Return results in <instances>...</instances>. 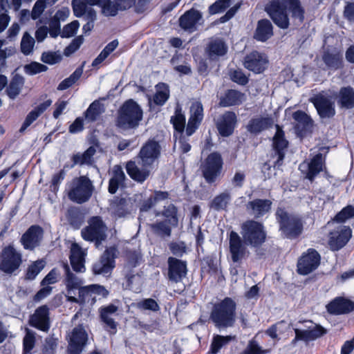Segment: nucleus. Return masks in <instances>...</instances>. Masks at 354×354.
<instances>
[{"label":"nucleus","instance_id":"f257e3e1","mask_svg":"<svg viewBox=\"0 0 354 354\" xmlns=\"http://www.w3.org/2000/svg\"><path fill=\"white\" fill-rule=\"evenodd\" d=\"M287 9L292 13V17L298 19L299 22L303 21L304 11L299 0H272L266 7V11L274 23L283 29L289 26Z\"/></svg>","mask_w":354,"mask_h":354},{"label":"nucleus","instance_id":"f03ea898","mask_svg":"<svg viewBox=\"0 0 354 354\" xmlns=\"http://www.w3.org/2000/svg\"><path fill=\"white\" fill-rule=\"evenodd\" d=\"M209 319L218 329L233 327L236 320V301L227 297L216 302L212 308Z\"/></svg>","mask_w":354,"mask_h":354},{"label":"nucleus","instance_id":"7ed1b4c3","mask_svg":"<svg viewBox=\"0 0 354 354\" xmlns=\"http://www.w3.org/2000/svg\"><path fill=\"white\" fill-rule=\"evenodd\" d=\"M275 217L284 238L295 239L303 233L304 222L299 216L288 212L285 208L277 207Z\"/></svg>","mask_w":354,"mask_h":354},{"label":"nucleus","instance_id":"20e7f679","mask_svg":"<svg viewBox=\"0 0 354 354\" xmlns=\"http://www.w3.org/2000/svg\"><path fill=\"white\" fill-rule=\"evenodd\" d=\"M142 115L141 107L133 100H128L118 111L116 126L124 130L136 129L142 120Z\"/></svg>","mask_w":354,"mask_h":354},{"label":"nucleus","instance_id":"39448f33","mask_svg":"<svg viewBox=\"0 0 354 354\" xmlns=\"http://www.w3.org/2000/svg\"><path fill=\"white\" fill-rule=\"evenodd\" d=\"M94 187L86 176L75 178L71 182L68 189V198L77 204L87 202L91 197Z\"/></svg>","mask_w":354,"mask_h":354},{"label":"nucleus","instance_id":"423d86ee","mask_svg":"<svg viewBox=\"0 0 354 354\" xmlns=\"http://www.w3.org/2000/svg\"><path fill=\"white\" fill-rule=\"evenodd\" d=\"M241 234L244 243L254 248L261 246L266 239V231L263 223L248 220L241 226Z\"/></svg>","mask_w":354,"mask_h":354},{"label":"nucleus","instance_id":"0eeeda50","mask_svg":"<svg viewBox=\"0 0 354 354\" xmlns=\"http://www.w3.org/2000/svg\"><path fill=\"white\" fill-rule=\"evenodd\" d=\"M335 93L330 90L322 91L314 94L310 102L315 106L322 118H330L335 115L334 97Z\"/></svg>","mask_w":354,"mask_h":354},{"label":"nucleus","instance_id":"6e6552de","mask_svg":"<svg viewBox=\"0 0 354 354\" xmlns=\"http://www.w3.org/2000/svg\"><path fill=\"white\" fill-rule=\"evenodd\" d=\"M22 254L13 245L5 246L0 252V271L12 274L20 268Z\"/></svg>","mask_w":354,"mask_h":354},{"label":"nucleus","instance_id":"1a4fd4ad","mask_svg":"<svg viewBox=\"0 0 354 354\" xmlns=\"http://www.w3.org/2000/svg\"><path fill=\"white\" fill-rule=\"evenodd\" d=\"M88 223V226L82 230V236L85 241L95 242L98 248L106 238L107 227L100 216L91 217Z\"/></svg>","mask_w":354,"mask_h":354},{"label":"nucleus","instance_id":"9d476101","mask_svg":"<svg viewBox=\"0 0 354 354\" xmlns=\"http://www.w3.org/2000/svg\"><path fill=\"white\" fill-rule=\"evenodd\" d=\"M118 254V251L116 247L107 248L100 257V260L93 265V274L104 276L110 274L115 267V259Z\"/></svg>","mask_w":354,"mask_h":354},{"label":"nucleus","instance_id":"9b49d317","mask_svg":"<svg viewBox=\"0 0 354 354\" xmlns=\"http://www.w3.org/2000/svg\"><path fill=\"white\" fill-rule=\"evenodd\" d=\"M160 151L159 142L153 139L149 140L142 146L137 156L138 164L152 168L153 164L158 161Z\"/></svg>","mask_w":354,"mask_h":354},{"label":"nucleus","instance_id":"f8f14e48","mask_svg":"<svg viewBox=\"0 0 354 354\" xmlns=\"http://www.w3.org/2000/svg\"><path fill=\"white\" fill-rule=\"evenodd\" d=\"M223 167V159L220 153L214 152L210 153L205 159L202 166V172L204 178L208 183L215 182L220 175Z\"/></svg>","mask_w":354,"mask_h":354},{"label":"nucleus","instance_id":"ddd939ff","mask_svg":"<svg viewBox=\"0 0 354 354\" xmlns=\"http://www.w3.org/2000/svg\"><path fill=\"white\" fill-rule=\"evenodd\" d=\"M276 133L272 138V158H276L273 160L274 167L279 168L283 162L285 152L288 146V142L285 138L284 132L281 127L276 124Z\"/></svg>","mask_w":354,"mask_h":354},{"label":"nucleus","instance_id":"4468645a","mask_svg":"<svg viewBox=\"0 0 354 354\" xmlns=\"http://www.w3.org/2000/svg\"><path fill=\"white\" fill-rule=\"evenodd\" d=\"M352 236V230L348 226L338 225L328 234V245L333 251L342 249Z\"/></svg>","mask_w":354,"mask_h":354},{"label":"nucleus","instance_id":"2eb2a0df","mask_svg":"<svg viewBox=\"0 0 354 354\" xmlns=\"http://www.w3.org/2000/svg\"><path fill=\"white\" fill-rule=\"evenodd\" d=\"M324 168H325V160L320 153L316 154L309 161L304 160L299 165V169L310 182H313Z\"/></svg>","mask_w":354,"mask_h":354},{"label":"nucleus","instance_id":"dca6fc26","mask_svg":"<svg viewBox=\"0 0 354 354\" xmlns=\"http://www.w3.org/2000/svg\"><path fill=\"white\" fill-rule=\"evenodd\" d=\"M72 6L74 15L77 17H84L87 23L83 26L85 34L88 33L93 28V23L96 19V12L92 7L88 6L82 0H73Z\"/></svg>","mask_w":354,"mask_h":354},{"label":"nucleus","instance_id":"f3484780","mask_svg":"<svg viewBox=\"0 0 354 354\" xmlns=\"http://www.w3.org/2000/svg\"><path fill=\"white\" fill-rule=\"evenodd\" d=\"M319 254L313 248H309L304 253L297 262V272L303 275L314 271L320 263Z\"/></svg>","mask_w":354,"mask_h":354},{"label":"nucleus","instance_id":"a211bd4d","mask_svg":"<svg viewBox=\"0 0 354 354\" xmlns=\"http://www.w3.org/2000/svg\"><path fill=\"white\" fill-rule=\"evenodd\" d=\"M44 236V230L37 225H31L20 239V243L27 250H34L40 245Z\"/></svg>","mask_w":354,"mask_h":354},{"label":"nucleus","instance_id":"6ab92c4d","mask_svg":"<svg viewBox=\"0 0 354 354\" xmlns=\"http://www.w3.org/2000/svg\"><path fill=\"white\" fill-rule=\"evenodd\" d=\"M29 324L43 332L47 333L50 328L49 308L46 305L38 307L30 317Z\"/></svg>","mask_w":354,"mask_h":354},{"label":"nucleus","instance_id":"aec40b11","mask_svg":"<svg viewBox=\"0 0 354 354\" xmlns=\"http://www.w3.org/2000/svg\"><path fill=\"white\" fill-rule=\"evenodd\" d=\"M118 307L113 304L102 306L100 310V317L104 324V328L110 335H113L117 333L118 322L115 321L113 316L116 313Z\"/></svg>","mask_w":354,"mask_h":354},{"label":"nucleus","instance_id":"412c9836","mask_svg":"<svg viewBox=\"0 0 354 354\" xmlns=\"http://www.w3.org/2000/svg\"><path fill=\"white\" fill-rule=\"evenodd\" d=\"M244 241L237 232L231 231L230 233L229 246L232 260L234 263H239L243 259L247 253V248Z\"/></svg>","mask_w":354,"mask_h":354},{"label":"nucleus","instance_id":"4be33fe9","mask_svg":"<svg viewBox=\"0 0 354 354\" xmlns=\"http://www.w3.org/2000/svg\"><path fill=\"white\" fill-rule=\"evenodd\" d=\"M326 308L330 315H346L354 311V301L344 297H337L326 305Z\"/></svg>","mask_w":354,"mask_h":354},{"label":"nucleus","instance_id":"5701e85b","mask_svg":"<svg viewBox=\"0 0 354 354\" xmlns=\"http://www.w3.org/2000/svg\"><path fill=\"white\" fill-rule=\"evenodd\" d=\"M272 201L270 199L254 198L246 204L247 212L254 218H262L271 211Z\"/></svg>","mask_w":354,"mask_h":354},{"label":"nucleus","instance_id":"b1692460","mask_svg":"<svg viewBox=\"0 0 354 354\" xmlns=\"http://www.w3.org/2000/svg\"><path fill=\"white\" fill-rule=\"evenodd\" d=\"M88 336L82 326L73 328L69 341L68 354H80L83 347L86 344Z\"/></svg>","mask_w":354,"mask_h":354},{"label":"nucleus","instance_id":"393cba45","mask_svg":"<svg viewBox=\"0 0 354 354\" xmlns=\"http://www.w3.org/2000/svg\"><path fill=\"white\" fill-rule=\"evenodd\" d=\"M167 262L169 280L174 283L181 281L187 274L186 262L171 257L168 258Z\"/></svg>","mask_w":354,"mask_h":354},{"label":"nucleus","instance_id":"a878e982","mask_svg":"<svg viewBox=\"0 0 354 354\" xmlns=\"http://www.w3.org/2000/svg\"><path fill=\"white\" fill-rule=\"evenodd\" d=\"M203 119V107L201 102L196 101L190 106V116L186 127V134L192 136L198 128Z\"/></svg>","mask_w":354,"mask_h":354},{"label":"nucleus","instance_id":"bb28decb","mask_svg":"<svg viewBox=\"0 0 354 354\" xmlns=\"http://www.w3.org/2000/svg\"><path fill=\"white\" fill-rule=\"evenodd\" d=\"M125 168L130 178L140 183H142L149 178L152 169L149 166L140 165L138 162L133 160L128 161Z\"/></svg>","mask_w":354,"mask_h":354},{"label":"nucleus","instance_id":"cd10ccee","mask_svg":"<svg viewBox=\"0 0 354 354\" xmlns=\"http://www.w3.org/2000/svg\"><path fill=\"white\" fill-rule=\"evenodd\" d=\"M237 121L236 115L233 111H225L217 120L216 127L222 136L232 134Z\"/></svg>","mask_w":354,"mask_h":354},{"label":"nucleus","instance_id":"c85d7f7f","mask_svg":"<svg viewBox=\"0 0 354 354\" xmlns=\"http://www.w3.org/2000/svg\"><path fill=\"white\" fill-rule=\"evenodd\" d=\"M201 18L202 15L199 11L191 9L179 18V25L184 30L193 32L196 30L197 24Z\"/></svg>","mask_w":354,"mask_h":354},{"label":"nucleus","instance_id":"c756f323","mask_svg":"<svg viewBox=\"0 0 354 354\" xmlns=\"http://www.w3.org/2000/svg\"><path fill=\"white\" fill-rule=\"evenodd\" d=\"M292 118L295 121V129L299 136L304 137L310 131L313 120L305 112L297 111L293 113Z\"/></svg>","mask_w":354,"mask_h":354},{"label":"nucleus","instance_id":"7c9ffc66","mask_svg":"<svg viewBox=\"0 0 354 354\" xmlns=\"http://www.w3.org/2000/svg\"><path fill=\"white\" fill-rule=\"evenodd\" d=\"M86 250H83L77 243H73L71 248L70 262L74 271L84 272L86 268Z\"/></svg>","mask_w":354,"mask_h":354},{"label":"nucleus","instance_id":"2f4dec72","mask_svg":"<svg viewBox=\"0 0 354 354\" xmlns=\"http://www.w3.org/2000/svg\"><path fill=\"white\" fill-rule=\"evenodd\" d=\"M205 51L208 59L216 61L227 53V46L223 39L216 38L208 43Z\"/></svg>","mask_w":354,"mask_h":354},{"label":"nucleus","instance_id":"473e14b6","mask_svg":"<svg viewBox=\"0 0 354 354\" xmlns=\"http://www.w3.org/2000/svg\"><path fill=\"white\" fill-rule=\"evenodd\" d=\"M99 147L98 142L89 147L84 153H77L73 154L71 160L73 162V166L78 165L80 166H91L94 163L93 156Z\"/></svg>","mask_w":354,"mask_h":354},{"label":"nucleus","instance_id":"72a5a7b5","mask_svg":"<svg viewBox=\"0 0 354 354\" xmlns=\"http://www.w3.org/2000/svg\"><path fill=\"white\" fill-rule=\"evenodd\" d=\"M335 96L340 108L351 109L354 107V88L351 86L342 87Z\"/></svg>","mask_w":354,"mask_h":354},{"label":"nucleus","instance_id":"f704fd0d","mask_svg":"<svg viewBox=\"0 0 354 354\" xmlns=\"http://www.w3.org/2000/svg\"><path fill=\"white\" fill-rule=\"evenodd\" d=\"M63 268L66 275L64 283L66 285V291L68 295H71L74 293V290H77L83 285L84 281L71 272L67 263H64Z\"/></svg>","mask_w":354,"mask_h":354},{"label":"nucleus","instance_id":"c9c22d12","mask_svg":"<svg viewBox=\"0 0 354 354\" xmlns=\"http://www.w3.org/2000/svg\"><path fill=\"white\" fill-rule=\"evenodd\" d=\"M125 180L126 176L122 167L119 165H114L112 169V176L109 182V192L112 194L116 193L118 188L123 186Z\"/></svg>","mask_w":354,"mask_h":354},{"label":"nucleus","instance_id":"e433bc0d","mask_svg":"<svg viewBox=\"0 0 354 354\" xmlns=\"http://www.w3.org/2000/svg\"><path fill=\"white\" fill-rule=\"evenodd\" d=\"M53 101L50 99L39 104L32 109L26 117L19 131L24 132L33 122H35L51 104Z\"/></svg>","mask_w":354,"mask_h":354},{"label":"nucleus","instance_id":"4c0bfd02","mask_svg":"<svg viewBox=\"0 0 354 354\" xmlns=\"http://www.w3.org/2000/svg\"><path fill=\"white\" fill-rule=\"evenodd\" d=\"M53 101L50 99L39 104L32 109L26 117L19 131L24 132L33 122H35L51 104Z\"/></svg>","mask_w":354,"mask_h":354},{"label":"nucleus","instance_id":"58836bf2","mask_svg":"<svg viewBox=\"0 0 354 354\" xmlns=\"http://www.w3.org/2000/svg\"><path fill=\"white\" fill-rule=\"evenodd\" d=\"M244 100V93L234 89H229L221 97L219 105L222 107L232 106L241 104Z\"/></svg>","mask_w":354,"mask_h":354},{"label":"nucleus","instance_id":"ea45409f","mask_svg":"<svg viewBox=\"0 0 354 354\" xmlns=\"http://www.w3.org/2000/svg\"><path fill=\"white\" fill-rule=\"evenodd\" d=\"M153 235L162 239H167L171 236L174 226L165 221H156L149 225Z\"/></svg>","mask_w":354,"mask_h":354},{"label":"nucleus","instance_id":"a19ab883","mask_svg":"<svg viewBox=\"0 0 354 354\" xmlns=\"http://www.w3.org/2000/svg\"><path fill=\"white\" fill-rule=\"evenodd\" d=\"M273 120L270 117H257L252 118L248 125L247 129L252 133H258L271 127Z\"/></svg>","mask_w":354,"mask_h":354},{"label":"nucleus","instance_id":"79ce46f5","mask_svg":"<svg viewBox=\"0 0 354 354\" xmlns=\"http://www.w3.org/2000/svg\"><path fill=\"white\" fill-rule=\"evenodd\" d=\"M273 35L272 25L268 19H261L257 23L254 37L261 41H266Z\"/></svg>","mask_w":354,"mask_h":354},{"label":"nucleus","instance_id":"37998d69","mask_svg":"<svg viewBox=\"0 0 354 354\" xmlns=\"http://www.w3.org/2000/svg\"><path fill=\"white\" fill-rule=\"evenodd\" d=\"M105 111L104 104L99 100H94L84 113L86 122H93L98 120L100 115Z\"/></svg>","mask_w":354,"mask_h":354},{"label":"nucleus","instance_id":"c03bdc74","mask_svg":"<svg viewBox=\"0 0 354 354\" xmlns=\"http://www.w3.org/2000/svg\"><path fill=\"white\" fill-rule=\"evenodd\" d=\"M305 322L309 323L310 325L306 326V329L301 330L304 342L315 340L326 333V330L322 326L314 324L310 321H306Z\"/></svg>","mask_w":354,"mask_h":354},{"label":"nucleus","instance_id":"a18cd8bd","mask_svg":"<svg viewBox=\"0 0 354 354\" xmlns=\"http://www.w3.org/2000/svg\"><path fill=\"white\" fill-rule=\"evenodd\" d=\"M155 215L156 216L165 217V221L171 224L174 227H177L178 225V209L174 204L164 206L163 209L156 212Z\"/></svg>","mask_w":354,"mask_h":354},{"label":"nucleus","instance_id":"49530a36","mask_svg":"<svg viewBox=\"0 0 354 354\" xmlns=\"http://www.w3.org/2000/svg\"><path fill=\"white\" fill-rule=\"evenodd\" d=\"M234 339L235 336L233 335L223 336L214 335L207 354H217L223 347L227 346L230 342Z\"/></svg>","mask_w":354,"mask_h":354},{"label":"nucleus","instance_id":"de8ad7c7","mask_svg":"<svg viewBox=\"0 0 354 354\" xmlns=\"http://www.w3.org/2000/svg\"><path fill=\"white\" fill-rule=\"evenodd\" d=\"M156 92L153 95V101L158 106L163 105L169 97V89L168 85L165 83H158L156 86Z\"/></svg>","mask_w":354,"mask_h":354},{"label":"nucleus","instance_id":"09e8293b","mask_svg":"<svg viewBox=\"0 0 354 354\" xmlns=\"http://www.w3.org/2000/svg\"><path fill=\"white\" fill-rule=\"evenodd\" d=\"M24 84V78L19 75H15L6 89V93L8 97L12 100L16 98V97L20 93Z\"/></svg>","mask_w":354,"mask_h":354},{"label":"nucleus","instance_id":"8fccbe9b","mask_svg":"<svg viewBox=\"0 0 354 354\" xmlns=\"http://www.w3.org/2000/svg\"><path fill=\"white\" fill-rule=\"evenodd\" d=\"M268 62L266 55L257 51L251 53L245 58V66H262Z\"/></svg>","mask_w":354,"mask_h":354},{"label":"nucleus","instance_id":"3c124183","mask_svg":"<svg viewBox=\"0 0 354 354\" xmlns=\"http://www.w3.org/2000/svg\"><path fill=\"white\" fill-rule=\"evenodd\" d=\"M230 200V194L227 192H223L214 197L210 207L216 211L224 210L227 208Z\"/></svg>","mask_w":354,"mask_h":354},{"label":"nucleus","instance_id":"603ef678","mask_svg":"<svg viewBox=\"0 0 354 354\" xmlns=\"http://www.w3.org/2000/svg\"><path fill=\"white\" fill-rule=\"evenodd\" d=\"M66 218L69 224L74 228H79L82 222L83 216L77 207H72L67 210Z\"/></svg>","mask_w":354,"mask_h":354},{"label":"nucleus","instance_id":"864d4df0","mask_svg":"<svg viewBox=\"0 0 354 354\" xmlns=\"http://www.w3.org/2000/svg\"><path fill=\"white\" fill-rule=\"evenodd\" d=\"M174 129L180 134L182 135L185 126V117L181 111V108L176 107L175 110V115L171 118L170 120Z\"/></svg>","mask_w":354,"mask_h":354},{"label":"nucleus","instance_id":"5fc2aeb1","mask_svg":"<svg viewBox=\"0 0 354 354\" xmlns=\"http://www.w3.org/2000/svg\"><path fill=\"white\" fill-rule=\"evenodd\" d=\"M92 288V284L88 286H81L80 288L77 289L78 290V298L72 296V295H68L67 296V300L72 303H77V304H82L84 303L86 301V299L88 297H91L93 295V292L91 291Z\"/></svg>","mask_w":354,"mask_h":354},{"label":"nucleus","instance_id":"6e6d98bb","mask_svg":"<svg viewBox=\"0 0 354 354\" xmlns=\"http://www.w3.org/2000/svg\"><path fill=\"white\" fill-rule=\"evenodd\" d=\"M46 262L39 259L31 263L27 268L25 279L26 280H34L39 273L44 268Z\"/></svg>","mask_w":354,"mask_h":354},{"label":"nucleus","instance_id":"4d7b16f0","mask_svg":"<svg viewBox=\"0 0 354 354\" xmlns=\"http://www.w3.org/2000/svg\"><path fill=\"white\" fill-rule=\"evenodd\" d=\"M353 216L354 207L352 205H347L337 213L331 221H328L327 225L330 226L331 224H333L335 221L337 223H344Z\"/></svg>","mask_w":354,"mask_h":354},{"label":"nucleus","instance_id":"13d9d810","mask_svg":"<svg viewBox=\"0 0 354 354\" xmlns=\"http://www.w3.org/2000/svg\"><path fill=\"white\" fill-rule=\"evenodd\" d=\"M35 44V39L28 32H25L20 44L21 53L25 55H30L33 52Z\"/></svg>","mask_w":354,"mask_h":354},{"label":"nucleus","instance_id":"bf43d9fd","mask_svg":"<svg viewBox=\"0 0 354 354\" xmlns=\"http://www.w3.org/2000/svg\"><path fill=\"white\" fill-rule=\"evenodd\" d=\"M118 46L117 39L113 40L108 44L100 54L93 60L92 66H96L100 64Z\"/></svg>","mask_w":354,"mask_h":354},{"label":"nucleus","instance_id":"052dcab7","mask_svg":"<svg viewBox=\"0 0 354 354\" xmlns=\"http://www.w3.org/2000/svg\"><path fill=\"white\" fill-rule=\"evenodd\" d=\"M82 73V68H77V69L73 72V74L70 75V77L66 78L59 83L57 86V89L59 91H64L71 87L81 77Z\"/></svg>","mask_w":354,"mask_h":354},{"label":"nucleus","instance_id":"680f3d73","mask_svg":"<svg viewBox=\"0 0 354 354\" xmlns=\"http://www.w3.org/2000/svg\"><path fill=\"white\" fill-rule=\"evenodd\" d=\"M100 6L102 7V13L106 16H115L119 10L116 0H102Z\"/></svg>","mask_w":354,"mask_h":354},{"label":"nucleus","instance_id":"e2e57ef3","mask_svg":"<svg viewBox=\"0 0 354 354\" xmlns=\"http://www.w3.org/2000/svg\"><path fill=\"white\" fill-rule=\"evenodd\" d=\"M35 344V333L30 329L26 328V335L23 340L24 351L26 353H30L34 348Z\"/></svg>","mask_w":354,"mask_h":354},{"label":"nucleus","instance_id":"0e129e2a","mask_svg":"<svg viewBox=\"0 0 354 354\" xmlns=\"http://www.w3.org/2000/svg\"><path fill=\"white\" fill-rule=\"evenodd\" d=\"M230 5V0H218L209 7V12L211 15L222 12L229 8Z\"/></svg>","mask_w":354,"mask_h":354},{"label":"nucleus","instance_id":"69168bd1","mask_svg":"<svg viewBox=\"0 0 354 354\" xmlns=\"http://www.w3.org/2000/svg\"><path fill=\"white\" fill-rule=\"evenodd\" d=\"M269 350H264L256 341H250L245 349L239 354H268Z\"/></svg>","mask_w":354,"mask_h":354},{"label":"nucleus","instance_id":"338daca9","mask_svg":"<svg viewBox=\"0 0 354 354\" xmlns=\"http://www.w3.org/2000/svg\"><path fill=\"white\" fill-rule=\"evenodd\" d=\"M41 61L48 64H56L59 63L62 56L60 53L56 52H44L41 55Z\"/></svg>","mask_w":354,"mask_h":354},{"label":"nucleus","instance_id":"774afa93","mask_svg":"<svg viewBox=\"0 0 354 354\" xmlns=\"http://www.w3.org/2000/svg\"><path fill=\"white\" fill-rule=\"evenodd\" d=\"M341 59L342 55L338 53H330L327 51L325 52L323 55V60L328 66L338 65Z\"/></svg>","mask_w":354,"mask_h":354}]
</instances>
